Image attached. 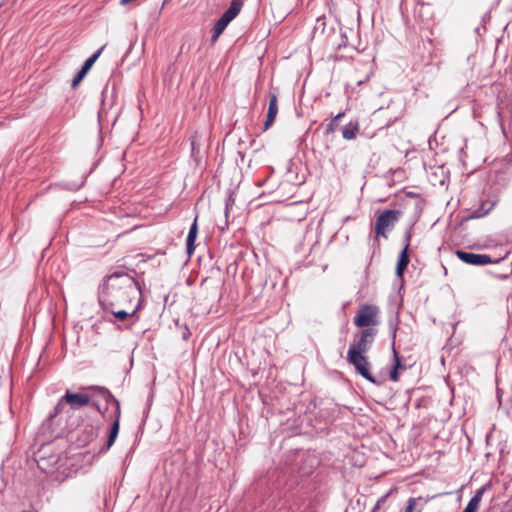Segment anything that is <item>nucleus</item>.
<instances>
[{"mask_svg": "<svg viewBox=\"0 0 512 512\" xmlns=\"http://www.w3.org/2000/svg\"><path fill=\"white\" fill-rule=\"evenodd\" d=\"M140 294L138 282L133 277L127 273L115 272L107 276L99 290L98 299L105 311H112V308L131 304Z\"/></svg>", "mask_w": 512, "mask_h": 512, "instance_id": "obj_1", "label": "nucleus"}, {"mask_svg": "<svg viewBox=\"0 0 512 512\" xmlns=\"http://www.w3.org/2000/svg\"><path fill=\"white\" fill-rule=\"evenodd\" d=\"M347 361L354 366L356 373L361 375L367 381L376 385L381 384V381L376 380V378L372 375L370 371L371 363L369 362L365 353H359L354 349H348Z\"/></svg>", "mask_w": 512, "mask_h": 512, "instance_id": "obj_2", "label": "nucleus"}, {"mask_svg": "<svg viewBox=\"0 0 512 512\" xmlns=\"http://www.w3.org/2000/svg\"><path fill=\"white\" fill-rule=\"evenodd\" d=\"M99 392V395L108 403L110 400L114 401L116 404V419L113 421L110 429V433L108 435V438L106 440L105 445L101 448V451H107L110 449V447L114 444L117 435L119 433V426H120V405L119 402L113 397V395L104 387H94Z\"/></svg>", "mask_w": 512, "mask_h": 512, "instance_id": "obj_3", "label": "nucleus"}, {"mask_svg": "<svg viewBox=\"0 0 512 512\" xmlns=\"http://www.w3.org/2000/svg\"><path fill=\"white\" fill-rule=\"evenodd\" d=\"M401 216L399 210H384L379 214L375 222L376 237L386 238V232L394 227Z\"/></svg>", "mask_w": 512, "mask_h": 512, "instance_id": "obj_4", "label": "nucleus"}, {"mask_svg": "<svg viewBox=\"0 0 512 512\" xmlns=\"http://www.w3.org/2000/svg\"><path fill=\"white\" fill-rule=\"evenodd\" d=\"M378 309L372 305H364L359 309L358 314L354 318V324L357 327L369 328L376 324V316Z\"/></svg>", "mask_w": 512, "mask_h": 512, "instance_id": "obj_5", "label": "nucleus"}, {"mask_svg": "<svg viewBox=\"0 0 512 512\" xmlns=\"http://www.w3.org/2000/svg\"><path fill=\"white\" fill-rule=\"evenodd\" d=\"M375 336L376 329L366 328L362 331L360 337L354 340L353 344L350 346L349 349H354L359 353H366L370 349L375 339Z\"/></svg>", "mask_w": 512, "mask_h": 512, "instance_id": "obj_6", "label": "nucleus"}, {"mask_svg": "<svg viewBox=\"0 0 512 512\" xmlns=\"http://www.w3.org/2000/svg\"><path fill=\"white\" fill-rule=\"evenodd\" d=\"M456 255L464 263L475 265V266H484V265L492 263L491 257L486 254H476V253H472V252L458 250L456 252Z\"/></svg>", "mask_w": 512, "mask_h": 512, "instance_id": "obj_7", "label": "nucleus"}, {"mask_svg": "<svg viewBox=\"0 0 512 512\" xmlns=\"http://www.w3.org/2000/svg\"><path fill=\"white\" fill-rule=\"evenodd\" d=\"M62 401L69 404L72 409H79L84 406H87L90 402V398L81 393H71L70 391H66L64 396H62Z\"/></svg>", "mask_w": 512, "mask_h": 512, "instance_id": "obj_8", "label": "nucleus"}, {"mask_svg": "<svg viewBox=\"0 0 512 512\" xmlns=\"http://www.w3.org/2000/svg\"><path fill=\"white\" fill-rule=\"evenodd\" d=\"M409 246H410V235L407 234L405 246L401 250V252L398 256V261H397V265H396V275L399 278L403 277L404 271L406 270V268L410 262L409 254H408Z\"/></svg>", "mask_w": 512, "mask_h": 512, "instance_id": "obj_9", "label": "nucleus"}, {"mask_svg": "<svg viewBox=\"0 0 512 512\" xmlns=\"http://www.w3.org/2000/svg\"><path fill=\"white\" fill-rule=\"evenodd\" d=\"M242 0H232L229 8L221 15L219 20L228 25L241 11Z\"/></svg>", "mask_w": 512, "mask_h": 512, "instance_id": "obj_10", "label": "nucleus"}, {"mask_svg": "<svg viewBox=\"0 0 512 512\" xmlns=\"http://www.w3.org/2000/svg\"><path fill=\"white\" fill-rule=\"evenodd\" d=\"M278 113V101L276 94H270L269 96V106L268 112L265 122V129H268L272 123L275 121Z\"/></svg>", "mask_w": 512, "mask_h": 512, "instance_id": "obj_11", "label": "nucleus"}, {"mask_svg": "<svg viewBox=\"0 0 512 512\" xmlns=\"http://www.w3.org/2000/svg\"><path fill=\"white\" fill-rule=\"evenodd\" d=\"M197 221H198V215L195 216L194 221H193L192 225L190 226L189 233H188L187 240H186V248H187V253L189 256H191L195 250L194 244H195L197 234H198Z\"/></svg>", "mask_w": 512, "mask_h": 512, "instance_id": "obj_12", "label": "nucleus"}, {"mask_svg": "<svg viewBox=\"0 0 512 512\" xmlns=\"http://www.w3.org/2000/svg\"><path fill=\"white\" fill-rule=\"evenodd\" d=\"M359 131L358 121H350L342 129V136L345 140H353Z\"/></svg>", "mask_w": 512, "mask_h": 512, "instance_id": "obj_13", "label": "nucleus"}, {"mask_svg": "<svg viewBox=\"0 0 512 512\" xmlns=\"http://www.w3.org/2000/svg\"><path fill=\"white\" fill-rule=\"evenodd\" d=\"M483 492H484V488L477 490L475 495L468 502V504L465 507L463 512H476V510L478 509V507L480 505Z\"/></svg>", "mask_w": 512, "mask_h": 512, "instance_id": "obj_14", "label": "nucleus"}, {"mask_svg": "<svg viewBox=\"0 0 512 512\" xmlns=\"http://www.w3.org/2000/svg\"><path fill=\"white\" fill-rule=\"evenodd\" d=\"M140 309V303L131 311L128 312L126 309H118L112 308V311H109L114 317L118 318L119 320H125L128 317L134 316L137 311Z\"/></svg>", "mask_w": 512, "mask_h": 512, "instance_id": "obj_15", "label": "nucleus"}, {"mask_svg": "<svg viewBox=\"0 0 512 512\" xmlns=\"http://www.w3.org/2000/svg\"><path fill=\"white\" fill-rule=\"evenodd\" d=\"M91 67L92 66L90 64H88L87 62H84L81 69L77 72V74L73 78V81H72L73 88H75L83 80V78L86 76V74L91 69Z\"/></svg>", "mask_w": 512, "mask_h": 512, "instance_id": "obj_16", "label": "nucleus"}, {"mask_svg": "<svg viewBox=\"0 0 512 512\" xmlns=\"http://www.w3.org/2000/svg\"><path fill=\"white\" fill-rule=\"evenodd\" d=\"M228 25H226L225 23H223L221 20H217V22L214 24L213 28H212V37H211V42L212 44H214L219 36L223 33V31L226 29Z\"/></svg>", "mask_w": 512, "mask_h": 512, "instance_id": "obj_17", "label": "nucleus"}, {"mask_svg": "<svg viewBox=\"0 0 512 512\" xmlns=\"http://www.w3.org/2000/svg\"><path fill=\"white\" fill-rule=\"evenodd\" d=\"M345 113L344 112H340L338 113L331 121L330 123L327 125L326 127V133H332L336 130L337 128V122L342 119L344 117Z\"/></svg>", "mask_w": 512, "mask_h": 512, "instance_id": "obj_18", "label": "nucleus"}, {"mask_svg": "<svg viewBox=\"0 0 512 512\" xmlns=\"http://www.w3.org/2000/svg\"><path fill=\"white\" fill-rule=\"evenodd\" d=\"M392 350H393V367H397L398 372L400 370H405L406 367H405V365L402 364L397 351L395 350L394 347L392 348Z\"/></svg>", "mask_w": 512, "mask_h": 512, "instance_id": "obj_19", "label": "nucleus"}, {"mask_svg": "<svg viewBox=\"0 0 512 512\" xmlns=\"http://www.w3.org/2000/svg\"><path fill=\"white\" fill-rule=\"evenodd\" d=\"M388 496H389V493L380 497L371 512H384L382 505L386 502Z\"/></svg>", "mask_w": 512, "mask_h": 512, "instance_id": "obj_20", "label": "nucleus"}, {"mask_svg": "<svg viewBox=\"0 0 512 512\" xmlns=\"http://www.w3.org/2000/svg\"><path fill=\"white\" fill-rule=\"evenodd\" d=\"M105 49V45L100 47L95 53H93L88 59L85 60L88 64L93 66V64L96 62V60L99 58L103 50Z\"/></svg>", "mask_w": 512, "mask_h": 512, "instance_id": "obj_21", "label": "nucleus"}, {"mask_svg": "<svg viewBox=\"0 0 512 512\" xmlns=\"http://www.w3.org/2000/svg\"><path fill=\"white\" fill-rule=\"evenodd\" d=\"M234 202H235V199L233 197V194L230 193L226 199V204H225V216L226 217L228 216L230 208L234 205Z\"/></svg>", "mask_w": 512, "mask_h": 512, "instance_id": "obj_22", "label": "nucleus"}, {"mask_svg": "<svg viewBox=\"0 0 512 512\" xmlns=\"http://www.w3.org/2000/svg\"><path fill=\"white\" fill-rule=\"evenodd\" d=\"M416 502H417L416 498H413V497L409 498L404 512H414Z\"/></svg>", "mask_w": 512, "mask_h": 512, "instance_id": "obj_23", "label": "nucleus"}, {"mask_svg": "<svg viewBox=\"0 0 512 512\" xmlns=\"http://www.w3.org/2000/svg\"><path fill=\"white\" fill-rule=\"evenodd\" d=\"M492 208V204L489 206V208L485 209V210H476L474 213H473V217H476V218H479V217H482V216H485Z\"/></svg>", "mask_w": 512, "mask_h": 512, "instance_id": "obj_24", "label": "nucleus"}, {"mask_svg": "<svg viewBox=\"0 0 512 512\" xmlns=\"http://www.w3.org/2000/svg\"><path fill=\"white\" fill-rule=\"evenodd\" d=\"M390 379L394 382H397L399 380V372L397 370V367H392L390 371Z\"/></svg>", "mask_w": 512, "mask_h": 512, "instance_id": "obj_25", "label": "nucleus"}, {"mask_svg": "<svg viewBox=\"0 0 512 512\" xmlns=\"http://www.w3.org/2000/svg\"><path fill=\"white\" fill-rule=\"evenodd\" d=\"M63 403H65V401H62V398H61L59 400V402L57 403V405L55 406L54 413L51 415V417H54V416L58 415L61 412L62 407H63Z\"/></svg>", "mask_w": 512, "mask_h": 512, "instance_id": "obj_26", "label": "nucleus"}, {"mask_svg": "<svg viewBox=\"0 0 512 512\" xmlns=\"http://www.w3.org/2000/svg\"><path fill=\"white\" fill-rule=\"evenodd\" d=\"M191 153H192V156H195L196 154L199 153V150L196 148L195 141L193 138L191 139Z\"/></svg>", "mask_w": 512, "mask_h": 512, "instance_id": "obj_27", "label": "nucleus"}, {"mask_svg": "<svg viewBox=\"0 0 512 512\" xmlns=\"http://www.w3.org/2000/svg\"><path fill=\"white\" fill-rule=\"evenodd\" d=\"M190 336V332L188 331V328L186 327L185 332L183 333V339L187 340Z\"/></svg>", "mask_w": 512, "mask_h": 512, "instance_id": "obj_28", "label": "nucleus"}, {"mask_svg": "<svg viewBox=\"0 0 512 512\" xmlns=\"http://www.w3.org/2000/svg\"><path fill=\"white\" fill-rule=\"evenodd\" d=\"M22 512H37L36 510H24Z\"/></svg>", "mask_w": 512, "mask_h": 512, "instance_id": "obj_29", "label": "nucleus"}]
</instances>
